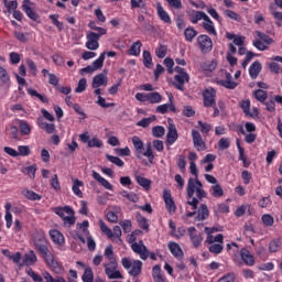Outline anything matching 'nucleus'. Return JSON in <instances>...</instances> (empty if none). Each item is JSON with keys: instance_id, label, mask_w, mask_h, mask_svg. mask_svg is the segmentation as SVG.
Instances as JSON below:
<instances>
[{"instance_id": "412c9836", "label": "nucleus", "mask_w": 282, "mask_h": 282, "mask_svg": "<svg viewBox=\"0 0 282 282\" xmlns=\"http://www.w3.org/2000/svg\"><path fill=\"white\" fill-rule=\"evenodd\" d=\"M187 17L189 18L191 23L195 25L199 23V21H204L208 15L204 11L192 10L187 12Z\"/></svg>"}, {"instance_id": "4be33fe9", "label": "nucleus", "mask_w": 282, "mask_h": 282, "mask_svg": "<svg viewBox=\"0 0 282 282\" xmlns=\"http://www.w3.org/2000/svg\"><path fill=\"white\" fill-rule=\"evenodd\" d=\"M202 28L209 34L210 36H217V29H215V22L210 20V17L206 15L204 22L202 23Z\"/></svg>"}, {"instance_id": "cd10ccee", "label": "nucleus", "mask_w": 282, "mask_h": 282, "mask_svg": "<svg viewBox=\"0 0 282 282\" xmlns=\"http://www.w3.org/2000/svg\"><path fill=\"white\" fill-rule=\"evenodd\" d=\"M107 83H108L107 75L100 73L94 77L93 88L98 89V87H102V86L107 87Z\"/></svg>"}, {"instance_id": "603ef678", "label": "nucleus", "mask_w": 282, "mask_h": 282, "mask_svg": "<svg viewBox=\"0 0 282 282\" xmlns=\"http://www.w3.org/2000/svg\"><path fill=\"white\" fill-rule=\"evenodd\" d=\"M83 185H84L83 182L79 181L78 178H76L74 181L72 191H73L74 195H76L77 197H83V192L80 191V186H83Z\"/></svg>"}, {"instance_id": "f03ea898", "label": "nucleus", "mask_w": 282, "mask_h": 282, "mask_svg": "<svg viewBox=\"0 0 282 282\" xmlns=\"http://www.w3.org/2000/svg\"><path fill=\"white\" fill-rule=\"evenodd\" d=\"M33 246L41 257L47 254V252H51L50 241H47L45 231L43 230H37L33 234Z\"/></svg>"}, {"instance_id": "a211bd4d", "label": "nucleus", "mask_w": 282, "mask_h": 282, "mask_svg": "<svg viewBox=\"0 0 282 282\" xmlns=\"http://www.w3.org/2000/svg\"><path fill=\"white\" fill-rule=\"evenodd\" d=\"M156 14L163 23H166L167 25H171V23H173V21L171 20V15L164 9V7H162L161 2H156Z\"/></svg>"}, {"instance_id": "5fc2aeb1", "label": "nucleus", "mask_w": 282, "mask_h": 282, "mask_svg": "<svg viewBox=\"0 0 282 282\" xmlns=\"http://www.w3.org/2000/svg\"><path fill=\"white\" fill-rule=\"evenodd\" d=\"M156 117L155 116H151L148 118H143L141 119L138 123L137 127H142L143 129H147V127H149L151 124V122H155Z\"/></svg>"}, {"instance_id": "c03bdc74", "label": "nucleus", "mask_w": 282, "mask_h": 282, "mask_svg": "<svg viewBox=\"0 0 282 282\" xmlns=\"http://www.w3.org/2000/svg\"><path fill=\"white\" fill-rule=\"evenodd\" d=\"M256 35L260 41L264 42L265 45H273L274 44V40L272 37H270V35H268V34H265L261 31H256Z\"/></svg>"}, {"instance_id": "72a5a7b5", "label": "nucleus", "mask_w": 282, "mask_h": 282, "mask_svg": "<svg viewBox=\"0 0 282 282\" xmlns=\"http://www.w3.org/2000/svg\"><path fill=\"white\" fill-rule=\"evenodd\" d=\"M21 135H30L32 133V127L25 120H18Z\"/></svg>"}, {"instance_id": "bf43d9fd", "label": "nucleus", "mask_w": 282, "mask_h": 282, "mask_svg": "<svg viewBox=\"0 0 282 282\" xmlns=\"http://www.w3.org/2000/svg\"><path fill=\"white\" fill-rule=\"evenodd\" d=\"M132 144L139 153H142V149H144V142L140 140V137L134 135L132 137Z\"/></svg>"}, {"instance_id": "dca6fc26", "label": "nucleus", "mask_w": 282, "mask_h": 282, "mask_svg": "<svg viewBox=\"0 0 282 282\" xmlns=\"http://www.w3.org/2000/svg\"><path fill=\"white\" fill-rule=\"evenodd\" d=\"M163 199L165 202V208L170 215H173L177 210V206H175V200H173V196H171V192H163Z\"/></svg>"}, {"instance_id": "9d476101", "label": "nucleus", "mask_w": 282, "mask_h": 282, "mask_svg": "<svg viewBox=\"0 0 282 282\" xmlns=\"http://www.w3.org/2000/svg\"><path fill=\"white\" fill-rule=\"evenodd\" d=\"M203 105L204 107H215V104H217L216 98H217V90L215 88L209 87L205 88L203 90Z\"/></svg>"}, {"instance_id": "393cba45", "label": "nucleus", "mask_w": 282, "mask_h": 282, "mask_svg": "<svg viewBox=\"0 0 282 282\" xmlns=\"http://www.w3.org/2000/svg\"><path fill=\"white\" fill-rule=\"evenodd\" d=\"M210 215V212L208 210V206L206 204H202L196 212L195 221H206Z\"/></svg>"}, {"instance_id": "ea45409f", "label": "nucleus", "mask_w": 282, "mask_h": 282, "mask_svg": "<svg viewBox=\"0 0 282 282\" xmlns=\"http://www.w3.org/2000/svg\"><path fill=\"white\" fill-rule=\"evenodd\" d=\"M184 36L188 43H193V40L195 39V36H197V30H195V28L193 26H189L185 29Z\"/></svg>"}, {"instance_id": "c756f323", "label": "nucleus", "mask_w": 282, "mask_h": 282, "mask_svg": "<svg viewBox=\"0 0 282 282\" xmlns=\"http://www.w3.org/2000/svg\"><path fill=\"white\" fill-rule=\"evenodd\" d=\"M93 177L94 180H96L99 184H101L104 186V188H106L107 191H113V185H111V183H109V181H107L105 177H102L100 175V173L93 171Z\"/></svg>"}, {"instance_id": "423d86ee", "label": "nucleus", "mask_w": 282, "mask_h": 282, "mask_svg": "<svg viewBox=\"0 0 282 282\" xmlns=\"http://www.w3.org/2000/svg\"><path fill=\"white\" fill-rule=\"evenodd\" d=\"M42 259H44L45 263L48 265V268H51L54 274H63V272H65V268L63 267V264H59V262L54 259V253H52V251L44 253V256H42Z\"/></svg>"}, {"instance_id": "0e129e2a", "label": "nucleus", "mask_w": 282, "mask_h": 282, "mask_svg": "<svg viewBox=\"0 0 282 282\" xmlns=\"http://www.w3.org/2000/svg\"><path fill=\"white\" fill-rule=\"evenodd\" d=\"M281 250V240L273 239L269 243V252H279Z\"/></svg>"}, {"instance_id": "20e7f679", "label": "nucleus", "mask_w": 282, "mask_h": 282, "mask_svg": "<svg viewBox=\"0 0 282 282\" xmlns=\"http://www.w3.org/2000/svg\"><path fill=\"white\" fill-rule=\"evenodd\" d=\"M121 265L128 271L130 276L135 279L142 274V265L144 264L140 260L132 261L131 259L124 257L121 259Z\"/></svg>"}, {"instance_id": "7c9ffc66", "label": "nucleus", "mask_w": 282, "mask_h": 282, "mask_svg": "<svg viewBox=\"0 0 282 282\" xmlns=\"http://www.w3.org/2000/svg\"><path fill=\"white\" fill-rule=\"evenodd\" d=\"M134 180L137 182V184H139V186H141V188H143L144 191H151V180L144 177V176H140V175H134Z\"/></svg>"}, {"instance_id": "79ce46f5", "label": "nucleus", "mask_w": 282, "mask_h": 282, "mask_svg": "<svg viewBox=\"0 0 282 282\" xmlns=\"http://www.w3.org/2000/svg\"><path fill=\"white\" fill-rule=\"evenodd\" d=\"M36 171H37L36 164L22 169V173L24 175H28L30 180H34V177H36Z\"/></svg>"}, {"instance_id": "b1692460", "label": "nucleus", "mask_w": 282, "mask_h": 282, "mask_svg": "<svg viewBox=\"0 0 282 282\" xmlns=\"http://www.w3.org/2000/svg\"><path fill=\"white\" fill-rule=\"evenodd\" d=\"M218 84L226 89H237V83L232 80V75L228 72L225 73V79H220Z\"/></svg>"}, {"instance_id": "f3484780", "label": "nucleus", "mask_w": 282, "mask_h": 282, "mask_svg": "<svg viewBox=\"0 0 282 282\" xmlns=\"http://www.w3.org/2000/svg\"><path fill=\"white\" fill-rule=\"evenodd\" d=\"M167 248H169L171 254H173V257H175V259H178V261H182V259H184V251L182 250V247H180V243L170 241L167 243Z\"/></svg>"}, {"instance_id": "0eeeda50", "label": "nucleus", "mask_w": 282, "mask_h": 282, "mask_svg": "<svg viewBox=\"0 0 282 282\" xmlns=\"http://www.w3.org/2000/svg\"><path fill=\"white\" fill-rule=\"evenodd\" d=\"M110 263L104 264L105 274L108 279H124V275L118 270V262L116 260H109Z\"/></svg>"}, {"instance_id": "6ab92c4d", "label": "nucleus", "mask_w": 282, "mask_h": 282, "mask_svg": "<svg viewBox=\"0 0 282 282\" xmlns=\"http://www.w3.org/2000/svg\"><path fill=\"white\" fill-rule=\"evenodd\" d=\"M48 235L55 246H65V236L58 229H51Z\"/></svg>"}, {"instance_id": "864d4df0", "label": "nucleus", "mask_w": 282, "mask_h": 282, "mask_svg": "<svg viewBox=\"0 0 282 282\" xmlns=\"http://www.w3.org/2000/svg\"><path fill=\"white\" fill-rule=\"evenodd\" d=\"M50 19H51L53 25H55V28H57L58 32H63V30H65V24H63V22L58 21V14H51Z\"/></svg>"}, {"instance_id": "4468645a", "label": "nucleus", "mask_w": 282, "mask_h": 282, "mask_svg": "<svg viewBox=\"0 0 282 282\" xmlns=\"http://www.w3.org/2000/svg\"><path fill=\"white\" fill-rule=\"evenodd\" d=\"M86 47L87 50H98V47H100V44L98 43V41H100V39L98 37V35H96V32L89 31L86 34Z\"/></svg>"}, {"instance_id": "1a4fd4ad", "label": "nucleus", "mask_w": 282, "mask_h": 282, "mask_svg": "<svg viewBox=\"0 0 282 282\" xmlns=\"http://www.w3.org/2000/svg\"><path fill=\"white\" fill-rule=\"evenodd\" d=\"M197 43L202 54H210L213 52V39L207 34L198 35Z\"/></svg>"}, {"instance_id": "2eb2a0df", "label": "nucleus", "mask_w": 282, "mask_h": 282, "mask_svg": "<svg viewBox=\"0 0 282 282\" xmlns=\"http://www.w3.org/2000/svg\"><path fill=\"white\" fill-rule=\"evenodd\" d=\"M36 124L39 129H42V131H45V133H48V135L56 133V124L46 122L43 117L37 118Z\"/></svg>"}, {"instance_id": "3c124183", "label": "nucleus", "mask_w": 282, "mask_h": 282, "mask_svg": "<svg viewBox=\"0 0 282 282\" xmlns=\"http://www.w3.org/2000/svg\"><path fill=\"white\" fill-rule=\"evenodd\" d=\"M106 54H107L106 52H102L99 55V57L93 62V67L95 68V72H97V69H101L102 65H105V55Z\"/></svg>"}, {"instance_id": "09e8293b", "label": "nucleus", "mask_w": 282, "mask_h": 282, "mask_svg": "<svg viewBox=\"0 0 282 282\" xmlns=\"http://www.w3.org/2000/svg\"><path fill=\"white\" fill-rule=\"evenodd\" d=\"M209 252H212V254H221V252H224V243L221 242H217V243H212L208 248Z\"/></svg>"}, {"instance_id": "4c0bfd02", "label": "nucleus", "mask_w": 282, "mask_h": 282, "mask_svg": "<svg viewBox=\"0 0 282 282\" xmlns=\"http://www.w3.org/2000/svg\"><path fill=\"white\" fill-rule=\"evenodd\" d=\"M26 91H28L29 96L35 97L37 100L42 101L44 105L50 102V99H47V97L45 95L39 94V91H36V89L28 88Z\"/></svg>"}, {"instance_id": "473e14b6", "label": "nucleus", "mask_w": 282, "mask_h": 282, "mask_svg": "<svg viewBox=\"0 0 282 282\" xmlns=\"http://www.w3.org/2000/svg\"><path fill=\"white\" fill-rule=\"evenodd\" d=\"M42 279H44L45 282H67V280L61 275L53 278L52 273L48 271L42 272Z\"/></svg>"}, {"instance_id": "ddd939ff", "label": "nucleus", "mask_w": 282, "mask_h": 282, "mask_svg": "<svg viewBox=\"0 0 282 282\" xmlns=\"http://www.w3.org/2000/svg\"><path fill=\"white\" fill-rule=\"evenodd\" d=\"M192 140L196 151H206V142H204L202 134L195 129L192 130Z\"/></svg>"}, {"instance_id": "6e6552de", "label": "nucleus", "mask_w": 282, "mask_h": 282, "mask_svg": "<svg viewBox=\"0 0 282 282\" xmlns=\"http://www.w3.org/2000/svg\"><path fill=\"white\" fill-rule=\"evenodd\" d=\"M189 241L196 250L198 248H202V243H204V232H197V229L195 227H189L187 229Z\"/></svg>"}, {"instance_id": "e433bc0d", "label": "nucleus", "mask_w": 282, "mask_h": 282, "mask_svg": "<svg viewBox=\"0 0 282 282\" xmlns=\"http://www.w3.org/2000/svg\"><path fill=\"white\" fill-rule=\"evenodd\" d=\"M23 195L26 199H30V202H41V199H43V196H41L40 194H36V192L32 189L24 191Z\"/></svg>"}, {"instance_id": "9b49d317", "label": "nucleus", "mask_w": 282, "mask_h": 282, "mask_svg": "<svg viewBox=\"0 0 282 282\" xmlns=\"http://www.w3.org/2000/svg\"><path fill=\"white\" fill-rule=\"evenodd\" d=\"M213 232H217V228L205 227V234L207 235L205 243L212 246L213 243H224V235L218 234L216 237Z\"/></svg>"}, {"instance_id": "7ed1b4c3", "label": "nucleus", "mask_w": 282, "mask_h": 282, "mask_svg": "<svg viewBox=\"0 0 282 282\" xmlns=\"http://www.w3.org/2000/svg\"><path fill=\"white\" fill-rule=\"evenodd\" d=\"M98 224L101 232H104L108 239H111L115 243H122V229L120 226H115L111 230V228L105 224V220L99 219Z\"/></svg>"}, {"instance_id": "69168bd1", "label": "nucleus", "mask_w": 282, "mask_h": 282, "mask_svg": "<svg viewBox=\"0 0 282 282\" xmlns=\"http://www.w3.org/2000/svg\"><path fill=\"white\" fill-rule=\"evenodd\" d=\"M212 195L213 197H224V188H221V185L219 184L213 185Z\"/></svg>"}, {"instance_id": "f704fd0d", "label": "nucleus", "mask_w": 282, "mask_h": 282, "mask_svg": "<svg viewBox=\"0 0 282 282\" xmlns=\"http://www.w3.org/2000/svg\"><path fill=\"white\" fill-rule=\"evenodd\" d=\"M141 52H142V42L137 41L130 46L128 54L129 56H140Z\"/></svg>"}, {"instance_id": "a18cd8bd", "label": "nucleus", "mask_w": 282, "mask_h": 282, "mask_svg": "<svg viewBox=\"0 0 282 282\" xmlns=\"http://www.w3.org/2000/svg\"><path fill=\"white\" fill-rule=\"evenodd\" d=\"M122 197H126V199H128L129 202H132V204H138L140 202V196H138V194L133 193V192H127L123 191L121 193Z\"/></svg>"}, {"instance_id": "a19ab883", "label": "nucleus", "mask_w": 282, "mask_h": 282, "mask_svg": "<svg viewBox=\"0 0 282 282\" xmlns=\"http://www.w3.org/2000/svg\"><path fill=\"white\" fill-rule=\"evenodd\" d=\"M143 65L147 67V69L153 68V57L149 51H143Z\"/></svg>"}, {"instance_id": "e2e57ef3", "label": "nucleus", "mask_w": 282, "mask_h": 282, "mask_svg": "<svg viewBox=\"0 0 282 282\" xmlns=\"http://www.w3.org/2000/svg\"><path fill=\"white\" fill-rule=\"evenodd\" d=\"M116 155H119V158H129L131 155V150L129 147L126 148H117L115 149Z\"/></svg>"}, {"instance_id": "c85d7f7f", "label": "nucleus", "mask_w": 282, "mask_h": 282, "mask_svg": "<svg viewBox=\"0 0 282 282\" xmlns=\"http://www.w3.org/2000/svg\"><path fill=\"white\" fill-rule=\"evenodd\" d=\"M261 62L256 61L253 62L250 67H249V76L251 78V80H256V78L259 76V74H261Z\"/></svg>"}, {"instance_id": "37998d69", "label": "nucleus", "mask_w": 282, "mask_h": 282, "mask_svg": "<svg viewBox=\"0 0 282 282\" xmlns=\"http://www.w3.org/2000/svg\"><path fill=\"white\" fill-rule=\"evenodd\" d=\"M256 35L260 41L264 42L265 45H273L274 44V40L272 37H270V35H268V34H265L261 31H256Z\"/></svg>"}, {"instance_id": "338daca9", "label": "nucleus", "mask_w": 282, "mask_h": 282, "mask_svg": "<svg viewBox=\"0 0 282 282\" xmlns=\"http://www.w3.org/2000/svg\"><path fill=\"white\" fill-rule=\"evenodd\" d=\"M166 133V130L162 126H156L152 128V135L154 138H162Z\"/></svg>"}, {"instance_id": "4d7b16f0", "label": "nucleus", "mask_w": 282, "mask_h": 282, "mask_svg": "<svg viewBox=\"0 0 282 282\" xmlns=\"http://www.w3.org/2000/svg\"><path fill=\"white\" fill-rule=\"evenodd\" d=\"M197 124L200 128V133L206 135H208V133H210V130L213 129V126L210 123L204 122L202 120H198Z\"/></svg>"}, {"instance_id": "13d9d810", "label": "nucleus", "mask_w": 282, "mask_h": 282, "mask_svg": "<svg viewBox=\"0 0 282 282\" xmlns=\"http://www.w3.org/2000/svg\"><path fill=\"white\" fill-rule=\"evenodd\" d=\"M205 72H215L217 69V59L207 61L203 64Z\"/></svg>"}, {"instance_id": "49530a36", "label": "nucleus", "mask_w": 282, "mask_h": 282, "mask_svg": "<svg viewBox=\"0 0 282 282\" xmlns=\"http://www.w3.org/2000/svg\"><path fill=\"white\" fill-rule=\"evenodd\" d=\"M106 160H108V162H111V164L119 166V169H122V166H124V161H122V159L118 156L106 154Z\"/></svg>"}, {"instance_id": "de8ad7c7", "label": "nucleus", "mask_w": 282, "mask_h": 282, "mask_svg": "<svg viewBox=\"0 0 282 282\" xmlns=\"http://www.w3.org/2000/svg\"><path fill=\"white\" fill-rule=\"evenodd\" d=\"M83 282H94V271L91 270V267H87L84 270V274L82 275Z\"/></svg>"}, {"instance_id": "58836bf2", "label": "nucleus", "mask_w": 282, "mask_h": 282, "mask_svg": "<svg viewBox=\"0 0 282 282\" xmlns=\"http://www.w3.org/2000/svg\"><path fill=\"white\" fill-rule=\"evenodd\" d=\"M161 101H162V95H160V93L158 91L148 93V102H150V105H158Z\"/></svg>"}, {"instance_id": "bb28decb", "label": "nucleus", "mask_w": 282, "mask_h": 282, "mask_svg": "<svg viewBox=\"0 0 282 282\" xmlns=\"http://www.w3.org/2000/svg\"><path fill=\"white\" fill-rule=\"evenodd\" d=\"M36 261H39L36 253L34 252V250H30L28 253L24 254L23 265H26L30 268L32 265H35Z\"/></svg>"}, {"instance_id": "5701e85b", "label": "nucleus", "mask_w": 282, "mask_h": 282, "mask_svg": "<svg viewBox=\"0 0 282 282\" xmlns=\"http://www.w3.org/2000/svg\"><path fill=\"white\" fill-rule=\"evenodd\" d=\"M240 258L243 261L245 265L252 267L256 263L254 256H252V253H250V250H248L247 248H242L240 250Z\"/></svg>"}, {"instance_id": "f257e3e1", "label": "nucleus", "mask_w": 282, "mask_h": 282, "mask_svg": "<svg viewBox=\"0 0 282 282\" xmlns=\"http://www.w3.org/2000/svg\"><path fill=\"white\" fill-rule=\"evenodd\" d=\"M53 213H55V215H57L58 217H61V219H63V224L65 228H72V226L76 224V213L68 205L64 207H61V206L55 207L53 208Z\"/></svg>"}, {"instance_id": "8fccbe9b", "label": "nucleus", "mask_w": 282, "mask_h": 282, "mask_svg": "<svg viewBox=\"0 0 282 282\" xmlns=\"http://www.w3.org/2000/svg\"><path fill=\"white\" fill-rule=\"evenodd\" d=\"M253 96L259 102H265L268 100V91L263 89L254 90Z\"/></svg>"}, {"instance_id": "f8f14e48", "label": "nucleus", "mask_w": 282, "mask_h": 282, "mask_svg": "<svg viewBox=\"0 0 282 282\" xmlns=\"http://www.w3.org/2000/svg\"><path fill=\"white\" fill-rule=\"evenodd\" d=\"M131 248L135 254H139L142 261H147L149 259V249H147V246H144V241L140 240L139 243L134 242L131 245Z\"/></svg>"}, {"instance_id": "6e6d98bb", "label": "nucleus", "mask_w": 282, "mask_h": 282, "mask_svg": "<svg viewBox=\"0 0 282 282\" xmlns=\"http://www.w3.org/2000/svg\"><path fill=\"white\" fill-rule=\"evenodd\" d=\"M261 221L267 228L274 226V217H272L270 214L262 215Z\"/></svg>"}, {"instance_id": "052dcab7", "label": "nucleus", "mask_w": 282, "mask_h": 282, "mask_svg": "<svg viewBox=\"0 0 282 282\" xmlns=\"http://www.w3.org/2000/svg\"><path fill=\"white\" fill-rule=\"evenodd\" d=\"M176 165L180 169L181 173H184V171H186V156L184 154L177 156Z\"/></svg>"}, {"instance_id": "774afa93", "label": "nucleus", "mask_w": 282, "mask_h": 282, "mask_svg": "<svg viewBox=\"0 0 282 282\" xmlns=\"http://www.w3.org/2000/svg\"><path fill=\"white\" fill-rule=\"evenodd\" d=\"M240 108L242 109L245 116H250V118H252V115L250 113V100H242L240 102Z\"/></svg>"}, {"instance_id": "a878e982", "label": "nucleus", "mask_w": 282, "mask_h": 282, "mask_svg": "<svg viewBox=\"0 0 282 282\" xmlns=\"http://www.w3.org/2000/svg\"><path fill=\"white\" fill-rule=\"evenodd\" d=\"M177 138H180V134H177V128H175V124H170L166 134L167 144H175V142H177Z\"/></svg>"}, {"instance_id": "2f4dec72", "label": "nucleus", "mask_w": 282, "mask_h": 282, "mask_svg": "<svg viewBox=\"0 0 282 282\" xmlns=\"http://www.w3.org/2000/svg\"><path fill=\"white\" fill-rule=\"evenodd\" d=\"M137 223L139 225V228H141V230H144L145 232H149V227L151 226L149 224V219H147V217L142 216V214L137 213Z\"/></svg>"}, {"instance_id": "c9c22d12", "label": "nucleus", "mask_w": 282, "mask_h": 282, "mask_svg": "<svg viewBox=\"0 0 282 282\" xmlns=\"http://www.w3.org/2000/svg\"><path fill=\"white\" fill-rule=\"evenodd\" d=\"M195 191H197L195 178L189 177L187 181V188H186L188 199L193 198V195H195Z\"/></svg>"}, {"instance_id": "680f3d73", "label": "nucleus", "mask_w": 282, "mask_h": 282, "mask_svg": "<svg viewBox=\"0 0 282 282\" xmlns=\"http://www.w3.org/2000/svg\"><path fill=\"white\" fill-rule=\"evenodd\" d=\"M131 10H135V8H141L142 12H147V4H144L143 0H130Z\"/></svg>"}, {"instance_id": "39448f33", "label": "nucleus", "mask_w": 282, "mask_h": 282, "mask_svg": "<svg viewBox=\"0 0 282 282\" xmlns=\"http://www.w3.org/2000/svg\"><path fill=\"white\" fill-rule=\"evenodd\" d=\"M176 75L174 76L173 87L178 91H186V87H184V83H191V75L186 73V69L183 67L176 66L174 68Z\"/></svg>"}, {"instance_id": "aec40b11", "label": "nucleus", "mask_w": 282, "mask_h": 282, "mask_svg": "<svg viewBox=\"0 0 282 282\" xmlns=\"http://www.w3.org/2000/svg\"><path fill=\"white\" fill-rule=\"evenodd\" d=\"M32 1L30 0H23L22 3V10L31 19V21H39V15L34 12V9H32Z\"/></svg>"}]
</instances>
